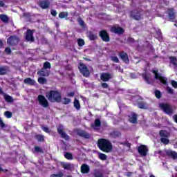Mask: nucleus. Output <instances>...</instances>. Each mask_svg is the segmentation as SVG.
<instances>
[{
	"mask_svg": "<svg viewBox=\"0 0 177 177\" xmlns=\"http://www.w3.org/2000/svg\"><path fill=\"white\" fill-rule=\"evenodd\" d=\"M63 172L59 171L57 174H51L50 177H63Z\"/></svg>",
	"mask_w": 177,
	"mask_h": 177,
	"instance_id": "54",
	"label": "nucleus"
},
{
	"mask_svg": "<svg viewBox=\"0 0 177 177\" xmlns=\"http://www.w3.org/2000/svg\"><path fill=\"white\" fill-rule=\"evenodd\" d=\"M78 68L80 73L82 74L83 77L88 78V77L91 75V72L89 71L88 66H86L85 64L80 62L78 65Z\"/></svg>",
	"mask_w": 177,
	"mask_h": 177,
	"instance_id": "4",
	"label": "nucleus"
},
{
	"mask_svg": "<svg viewBox=\"0 0 177 177\" xmlns=\"http://www.w3.org/2000/svg\"><path fill=\"white\" fill-rule=\"evenodd\" d=\"M101 86L103 88V89H108L109 88V84L104 82L101 83Z\"/></svg>",
	"mask_w": 177,
	"mask_h": 177,
	"instance_id": "56",
	"label": "nucleus"
},
{
	"mask_svg": "<svg viewBox=\"0 0 177 177\" xmlns=\"http://www.w3.org/2000/svg\"><path fill=\"white\" fill-rule=\"evenodd\" d=\"M133 175V172L129 171V172H127V177H131V176H132Z\"/></svg>",
	"mask_w": 177,
	"mask_h": 177,
	"instance_id": "63",
	"label": "nucleus"
},
{
	"mask_svg": "<svg viewBox=\"0 0 177 177\" xmlns=\"http://www.w3.org/2000/svg\"><path fill=\"white\" fill-rule=\"evenodd\" d=\"M159 107L160 110H162V111H163V113L167 115H172V114L174 113L172 106L168 103H160L159 104Z\"/></svg>",
	"mask_w": 177,
	"mask_h": 177,
	"instance_id": "3",
	"label": "nucleus"
},
{
	"mask_svg": "<svg viewBox=\"0 0 177 177\" xmlns=\"http://www.w3.org/2000/svg\"><path fill=\"white\" fill-rule=\"evenodd\" d=\"M35 153H40L41 154H44V149L38 146H35Z\"/></svg>",
	"mask_w": 177,
	"mask_h": 177,
	"instance_id": "44",
	"label": "nucleus"
},
{
	"mask_svg": "<svg viewBox=\"0 0 177 177\" xmlns=\"http://www.w3.org/2000/svg\"><path fill=\"white\" fill-rule=\"evenodd\" d=\"M80 171L82 174H89V171H91V168L89 165L86 164H82L80 167Z\"/></svg>",
	"mask_w": 177,
	"mask_h": 177,
	"instance_id": "18",
	"label": "nucleus"
},
{
	"mask_svg": "<svg viewBox=\"0 0 177 177\" xmlns=\"http://www.w3.org/2000/svg\"><path fill=\"white\" fill-rule=\"evenodd\" d=\"M37 81H38L39 84H41L42 85H44V84H46L48 80H46V78L42 77V76H41L38 78Z\"/></svg>",
	"mask_w": 177,
	"mask_h": 177,
	"instance_id": "42",
	"label": "nucleus"
},
{
	"mask_svg": "<svg viewBox=\"0 0 177 177\" xmlns=\"http://www.w3.org/2000/svg\"><path fill=\"white\" fill-rule=\"evenodd\" d=\"M24 82L26 85H30V86H32V85H35V80L31 79V77L24 79Z\"/></svg>",
	"mask_w": 177,
	"mask_h": 177,
	"instance_id": "23",
	"label": "nucleus"
},
{
	"mask_svg": "<svg viewBox=\"0 0 177 177\" xmlns=\"http://www.w3.org/2000/svg\"><path fill=\"white\" fill-rule=\"evenodd\" d=\"M5 52H6V53H7V55H11V53H12V49H10V47H6V48H5Z\"/></svg>",
	"mask_w": 177,
	"mask_h": 177,
	"instance_id": "57",
	"label": "nucleus"
},
{
	"mask_svg": "<svg viewBox=\"0 0 177 177\" xmlns=\"http://www.w3.org/2000/svg\"><path fill=\"white\" fill-rule=\"evenodd\" d=\"M171 86H173V88H175V89L177 88V82L175 80H171Z\"/></svg>",
	"mask_w": 177,
	"mask_h": 177,
	"instance_id": "58",
	"label": "nucleus"
},
{
	"mask_svg": "<svg viewBox=\"0 0 177 177\" xmlns=\"http://www.w3.org/2000/svg\"><path fill=\"white\" fill-rule=\"evenodd\" d=\"M64 157L65 158H66V160H73V153H70V152H66L64 154Z\"/></svg>",
	"mask_w": 177,
	"mask_h": 177,
	"instance_id": "43",
	"label": "nucleus"
},
{
	"mask_svg": "<svg viewBox=\"0 0 177 177\" xmlns=\"http://www.w3.org/2000/svg\"><path fill=\"white\" fill-rule=\"evenodd\" d=\"M4 99L6 102H8V103H12L13 102V98L12 96L5 94L4 95Z\"/></svg>",
	"mask_w": 177,
	"mask_h": 177,
	"instance_id": "37",
	"label": "nucleus"
},
{
	"mask_svg": "<svg viewBox=\"0 0 177 177\" xmlns=\"http://www.w3.org/2000/svg\"><path fill=\"white\" fill-rule=\"evenodd\" d=\"M113 77H114V75L109 73H102L100 75V80L102 81V82H109V80H113Z\"/></svg>",
	"mask_w": 177,
	"mask_h": 177,
	"instance_id": "13",
	"label": "nucleus"
},
{
	"mask_svg": "<svg viewBox=\"0 0 177 177\" xmlns=\"http://www.w3.org/2000/svg\"><path fill=\"white\" fill-rule=\"evenodd\" d=\"M73 106L76 110H80L81 109V104L80 103V100L78 99H74Z\"/></svg>",
	"mask_w": 177,
	"mask_h": 177,
	"instance_id": "26",
	"label": "nucleus"
},
{
	"mask_svg": "<svg viewBox=\"0 0 177 177\" xmlns=\"http://www.w3.org/2000/svg\"><path fill=\"white\" fill-rule=\"evenodd\" d=\"M0 127L1 129H3V128H6V124L3 122L2 118H0Z\"/></svg>",
	"mask_w": 177,
	"mask_h": 177,
	"instance_id": "53",
	"label": "nucleus"
},
{
	"mask_svg": "<svg viewBox=\"0 0 177 177\" xmlns=\"http://www.w3.org/2000/svg\"><path fill=\"white\" fill-rule=\"evenodd\" d=\"M159 81L161 84L163 85H168V79L167 77L162 76L160 79Z\"/></svg>",
	"mask_w": 177,
	"mask_h": 177,
	"instance_id": "35",
	"label": "nucleus"
},
{
	"mask_svg": "<svg viewBox=\"0 0 177 177\" xmlns=\"http://www.w3.org/2000/svg\"><path fill=\"white\" fill-rule=\"evenodd\" d=\"M120 145H123V146H127L128 149H131V143L129 142H124L120 143Z\"/></svg>",
	"mask_w": 177,
	"mask_h": 177,
	"instance_id": "59",
	"label": "nucleus"
},
{
	"mask_svg": "<svg viewBox=\"0 0 177 177\" xmlns=\"http://www.w3.org/2000/svg\"><path fill=\"white\" fill-rule=\"evenodd\" d=\"M138 151L142 157H146L149 153V149H147V146L141 145L138 147Z\"/></svg>",
	"mask_w": 177,
	"mask_h": 177,
	"instance_id": "9",
	"label": "nucleus"
},
{
	"mask_svg": "<svg viewBox=\"0 0 177 177\" xmlns=\"http://www.w3.org/2000/svg\"><path fill=\"white\" fill-rule=\"evenodd\" d=\"M75 95V92H74V91L68 93L67 95V96L71 97H74Z\"/></svg>",
	"mask_w": 177,
	"mask_h": 177,
	"instance_id": "62",
	"label": "nucleus"
},
{
	"mask_svg": "<svg viewBox=\"0 0 177 177\" xmlns=\"http://www.w3.org/2000/svg\"><path fill=\"white\" fill-rule=\"evenodd\" d=\"M127 41L131 44H133V42H135V39H133V37H128Z\"/></svg>",
	"mask_w": 177,
	"mask_h": 177,
	"instance_id": "61",
	"label": "nucleus"
},
{
	"mask_svg": "<svg viewBox=\"0 0 177 177\" xmlns=\"http://www.w3.org/2000/svg\"><path fill=\"white\" fill-rule=\"evenodd\" d=\"M46 97L50 103H60L62 102V93L59 91L50 90L46 94Z\"/></svg>",
	"mask_w": 177,
	"mask_h": 177,
	"instance_id": "2",
	"label": "nucleus"
},
{
	"mask_svg": "<svg viewBox=\"0 0 177 177\" xmlns=\"http://www.w3.org/2000/svg\"><path fill=\"white\" fill-rule=\"evenodd\" d=\"M37 75H39V77H49V71L44 68H41L37 72Z\"/></svg>",
	"mask_w": 177,
	"mask_h": 177,
	"instance_id": "17",
	"label": "nucleus"
},
{
	"mask_svg": "<svg viewBox=\"0 0 177 177\" xmlns=\"http://www.w3.org/2000/svg\"><path fill=\"white\" fill-rule=\"evenodd\" d=\"M159 135L161 138H169V133H168V131L166 130H160L159 131Z\"/></svg>",
	"mask_w": 177,
	"mask_h": 177,
	"instance_id": "30",
	"label": "nucleus"
},
{
	"mask_svg": "<svg viewBox=\"0 0 177 177\" xmlns=\"http://www.w3.org/2000/svg\"><path fill=\"white\" fill-rule=\"evenodd\" d=\"M98 157L100 160H102V161H106V160H107V155L102 153H99Z\"/></svg>",
	"mask_w": 177,
	"mask_h": 177,
	"instance_id": "39",
	"label": "nucleus"
},
{
	"mask_svg": "<svg viewBox=\"0 0 177 177\" xmlns=\"http://www.w3.org/2000/svg\"><path fill=\"white\" fill-rule=\"evenodd\" d=\"M111 31L114 32V34H118V35H121L125 32V30H124V28L115 26L111 27Z\"/></svg>",
	"mask_w": 177,
	"mask_h": 177,
	"instance_id": "14",
	"label": "nucleus"
},
{
	"mask_svg": "<svg viewBox=\"0 0 177 177\" xmlns=\"http://www.w3.org/2000/svg\"><path fill=\"white\" fill-rule=\"evenodd\" d=\"M57 133L60 135V136L63 139H65V140H68V139H70V137L68 136V135H67V133H66V132H64V131L62 128V126H59V127H57Z\"/></svg>",
	"mask_w": 177,
	"mask_h": 177,
	"instance_id": "15",
	"label": "nucleus"
},
{
	"mask_svg": "<svg viewBox=\"0 0 177 177\" xmlns=\"http://www.w3.org/2000/svg\"><path fill=\"white\" fill-rule=\"evenodd\" d=\"M166 91H167V93H169V95H174V89L171 88V87H169V86H167L166 88Z\"/></svg>",
	"mask_w": 177,
	"mask_h": 177,
	"instance_id": "52",
	"label": "nucleus"
},
{
	"mask_svg": "<svg viewBox=\"0 0 177 177\" xmlns=\"http://www.w3.org/2000/svg\"><path fill=\"white\" fill-rule=\"evenodd\" d=\"M77 45L78 46H80V47L84 46V45H85V41L83 39H78Z\"/></svg>",
	"mask_w": 177,
	"mask_h": 177,
	"instance_id": "46",
	"label": "nucleus"
},
{
	"mask_svg": "<svg viewBox=\"0 0 177 177\" xmlns=\"http://www.w3.org/2000/svg\"><path fill=\"white\" fill-rule=\"evenodd\" d=\"M0 20L3 21V23H9V17L6 15H0Z\"/></svg>",
	"mask_w": 177,
	"mask_h": 177,
	"instance_id": "32",
	"label": "nucleus"
},
{
	"mask_svg": "<svg viewBox=\"0 0 177 177\" xmlns=\"http://www.w3.org/2000/svg\"><path fill=\"white\" fill-rule=\"evenodd\" d=\"M41 129L42 131H44V132H46V133H50V130L49 129V128L46 127H41Z\"/></svg>",
	"mask_w": 177,
	"mask_h": 177,
	"instance_id": "55",
	"label": "nucleus"
},
{
	"mask_svg": "<svg viewBox=\"0 0 177 177\" xmlns=\"http://www.w3.org/2000/svg\"><path fill=\"white\" fill-rule=\"evenodd\" d=\"M129 122L131 124H136L138 122V115L133 113L131 114V116L129 119Z\"/></svg>",
	"mask_w": 177,
	"mask_h": 177,
	"instance_id": "22",
	"label": "nucleus"
},
{
	"mask_svg": "<svg viewBox=\"0 0 177 177\" xmlns=\"http://www.w3.org/2000/svg\"><path fill=\"white\" fill-rule=\"evenodd\" d=\"M138 107L139 109H142V110H146L149 107V105L147 104V103L143 101H140L138 102Z\"/></svg>",
	"mask_w": 177,
	"mask_h": 177,
	"instance_id": "24",
	"label": "nucleus"
},
{
	"mask_svg": "<svg viewBox=\"0 0 177 177\" xmlns=\"http://www.w3.org/2000/svg\"><path fill=\"white\" fill-rule=\"evenodd\" d=\"M156 34H157V35L159 36V37H162V33L161 32V30H158L157 32H156Z\"/></svg>",
	"mask_w": 177,
	"mask_h": 177,
	"instance_id": "64",
	"label": "nucleus"
},
{
	"mask_svg": "<svg viewBox=\"0 0 177 177\" xmlns=\"http://www.w3.org/2000/svg\"><path fill=\"white\" fill-rule=\"evenodd\" d=\"M50 13L54 17H56V16L57 15V12H56V10H51Z\"/></svg>",
	"mask_w": 177,
	"mask_h": 177,
	"instance_id": "60",
	"label": "nucleus"
},
{
	"mask_svg": "<svg viewBox=\"0 0 177 177\" xmlns=\"http://www.w3.org/2000/svg\"><path fill=\"white\" fill-rule=\"evenodd\" d=\"M37 100L39 104L42 106V107H44V109L49 107V102H48V100L43 95H39Z\"/></svg>",
	"mask_w": 177,
	"mask_h": 177,
	"instance_id": "7",
	"label": "nucleus"
},
{
	"mask_svg": "<svg viewBox=\"0 0 177 177\" xmlns=\"http://www.w3.org/2000/svg\"><path fill=\"white\" fill-rule=\"evenodd\" d=\"M167 14L171 21L172 22L175 21V19H176V12L175 11V9L172 8H168L167 11Z\"/></svg>",
	"mask_w": 177,
	"mask_h": 177,
	"instance_id": "11",
	"label": "nucleus"
},
{
	"mask_svg": "<svg viewBox=\"0 0 177 177\" xmlns=\"http://www.w3.org/2000/svg\"><path fill=\"white\" fill-rule=\"evenodd\" d=\"M76 133L77 136H80V138H84V139H91V134L85 130L77 129H76Z\"/></svg>",
	"mask_w": 177,
	"mask_h": 177,
	"instance_id": "8",
	"label": "nucleus"
},
{
	"mask_svg": "<svg viewBox=\"0 0 177 177\" xmlns=\"http://www.w3.org/2000/svg\"><path fill=\"white\" fill-rule=\"evenodd\" d=\"M4 115L6 117V118H12V117H13V113L9 111H7L4 112Z\"/></svg>",
	"mask_w": 177,
	"mask_h": 177,
	"instance_id": "47",
	"label": "nucleus"
},
{
	"mask_svg": "<svg viewBox=\"0 0 177 177\" xmlns=\"http://www.w3.org/2000/svg\"><path fill=\"white\" fill-rule=\"evenodd\" d=\"M51 67L52 66L49 62H45L43 64V68H44V70H50Z\"/></svg>",
	"mask_w": 177,
	"mask_h": 177,
	"instance_id": "36",
	"label": "nucleus"
},
{
	"mask_svg": "<svg viewBox=\"0 0 177 177\" xmlns=\"http://www.w3.org/2000/svg\"><path fill=\"white\" fill-rule=\"evenodd\" d=\"M102 125V122L100 121V119L97 118L94 121V124H91L92 128H99Z\"/></svg>",
	"mask_w": 177,
	"mask_h": 177,
	"instance_id": "25",
	"label": "nucleus"
},
{
	"mask_svg": "<svg viewBox=\"0 0 177 177\" xmlns=\"http://www.w3.org/2000/svg\"><path fill=\"white\" fill-rule=\"evenodd\" d=\"M97 147L104 153H111L113 151L111 141L106 138H100L97 140Z\"/></svg>",
	"mask_w": 177,
	"mask_h": 177,
	"instance_id": "1",
	"label": "nucleus"
},
{
	"mask_svg": "<svg viewBox=\"0 0 177 177\" xmlns=\"http://www.w3.org/2000/svg\"><path fill=\"white\" fill-rule=\"evenodd\" d=\"M25 39L27 42H34V41H35L34 38V30L30 29L27 30Z\"/></svg>",
	"mask_w": 177,
	"mask_h": 177,
	"instance_id": "10",
	"label": "nucleus"
},
{
	"mask_svg": "<svg viewBox=\"0 0 177 177\" xmlns=\"http://www.w3.org/2000/svg\"><path fill=\"white\" fill-rule=\"evenodd\" d=\"M154 95L156 97V99H161L162 94L161 93V91L159 90H155Z\"/></svg>",
	"mask_w": 177,
	"mask_h": 177,
	"instance_id": "41",
	"label": "nucleus"
},
{
	"mask_svg": "<svg viewBox=\"0 0 177 177\" xmlns=\"http://www.w3.org/2000/svg\"><path fill=\"white\" fill-rule=\"evenodd\" d=\"M152 73L154 74L155 80H160L162 77L161 73H158V70H153Z\"/></svg>",
	"mask_w": 177,
	"mask_h": 177,
	"instance_id": "33",
	"label": "nucleus"
},
{
	"mask_svg": "<svg viewBox=\"0 0 177 177\" xmlns=\"http://www.w3.org/2000/svg\"><path fill=\"white\" fill-rule=\"evenodd\" d=\"M168 157H171L173 160H177V153L175 151H167L166 153Z\"/></svg>",
	"mask_w": 177,
	"mask_h": 177,
	"instance_id": "21",
	"label": "nucleus"
},
{
	"mask_svg": "<svg viewBox=\"0 0 177 177\" xmlns=\"http://www.w3.org/2000/svg\"><path fill=\"white\" fill-rule=\"evenodd\" d=\"M160 143H163V145H168L169 143V140L168 138H161Z\"/></svg>",
	"mask_w": 177,
	"mask_h": 177,
	"instance_id": "45",
	"label": "nucleus"
},
{
	"mask_svg": "<svg viewBox=\"0 0 177 177\" xmlns=\"http://www.w3.org/2000/svg\"><path fill=\"white\" fill-rule=\"evenodd\" d=\"M61 167H62L64 169H66V171H70V169L74 167V165L68 162H62Z\"/></svg>",
	"mask_w": 177,
	"mask_h": 177,
	"instance_id": "19",
	"label": "nucleus"
},
{
	"mask_svg": "<svg viewBox=\"0 0 177 177\" xmlns=\"http://www.w3.org/2000/svg\"><path fill=\"white\" fill-rule=\"evenodd\" d=\"M88 38L90 39V41H95V39H97V35H96V34H93V32L90 31L88 33Z\"/></svg>",
	"mask_w": 177,
	"mask_h": 177,
	"instance_id": "29",
	"label": "nucleus"
},
{
	"mask_svg": "<svg viewBox=\"0 0 177 177\" xmlns=\"http://www.w3.org/2000/svg\"><path fill=\"white\" fill-rule=\"evenodd\" d=\"M99 37L103 42H110V35L106 30H102L99 32Z\"/></svg>",
	"mask_w": 177,
	"mask_h": 177,
	"instance_id": "6",
	"label": "nucleus"
},
{
	"mask_svg": "<svg viewBox=\"0 0 177 177\" xmlns=\"http://www.w3.org/2000/svg\"><path fill=\"white\" fill-rule=\"evenodd\" d=\"M111 136L114 139H117V138H120V136H121V133L118 131H113L111 133Z\"/></svg>",
	"mask_w": 177,
	"mask_h": 177,
	"instance_id": "31",
	"label": "nucleus"
},
{
	"mask_svg": "<svg viewBox=\"0 0 177 177\" xmlns=\"http://www.w3.org/2000/svg\"><path fill=\"white\" fill-rule=\"evenodd\" d=\"M62 103L63 104H70V103H71V99L64 97Z\"/></svg>",
	"mask_w": 177,
	"mask_h": 177,
	"instance_id": "51",
	"label": "nucleus"
},
{
	"mask_svg": "<svg viewBox=\"0 0 177 177\" xmlns=\"http://www.w3.org/2000/svg\"><path fill=\"white\" fill-rule=\"evenodd\" d=\"M35 138L37 139V142H45V137L41 134L36 135Z\"/></svg>",
	"mask_w": 177,
	"mask_h": 177,
	"instance_id": "34",
	"label": "nucleus"
},
{
	"mask_svg": "<svg viewBox=\"0 0 177 177\" xmlns=\"http://www.w3.org/2000/svg\"><path fill=\"white\" fill-rule=\"evenodd\" d=\"M130 17L133 19V20H136V21H139L143 19V15L140 12V11L133 10L130 12Z\"/></svg>",
	"mask_w": 177,
	"mask_h": 177,
	"instance_id": "5",
	"label": "nucleus"
},
{
	"mask_svg": "<svg viewBox=\"0 0 177 177\" xmlns=\"http://www.w3.org/2000/svg\"><path fill=\"white\" fill-rule=\"evenodd\" d=\"M111 60L113 62V63H120V59H118V57L117 56H111Z\"/></svg>",
	"mask_w": 177,
	"mask_h": 177,
	"instance_id": "50",
	"label": "nucleus"
},
{
	"mask_svg": "<svg viewBox=\"0 0 177 177\" xmlns=\"http://www.w3.org/2000/svg\"><path fill=\"white\" fill-rule=\"evenodd\" d=\"M19 37L17 36H10L8 39L7 42L10 46H16L19 44Z\"/></svg>",
	"mask_w": 177,
	"mask_h": 177,
	"instance_id": "12",
	"label": "nucleus"
},
{
	"mask_svg": "<svg viewBox=\"0 0 177 177\" xmlns=\"http://www.w3.org/2000/svg\"><path fill=\"white\" fill-rule=\"evenodd\" d=\"M170 62L171 63L174 65V66H177V63H176V57H169Z\"/></svg>",
	"mask_w": 177,
	"mask_h": 177,
	"instance_id": "49",
	"label": "nucleus"
},
{
	"mask_svg": "<svg viewBox=\"0 0 177 177\" xmlns=\"http://www.w3.org/2000/svg\"><path fill=\"white\" fill-rule=\"evenodd\" d=\"M68 16V12H61L59 14V19H66Z\"/></svg>",
	"mask_w": 177,
	"mask_h": 177,
	"instance_id": "40",
	"label": "nucleus"
},
{
	"mask_svg": "<svg viewBox=\"0 0 177 177\" xmlns=\"http://www.w3.org/2000/svg\"><path fill=\"white\" fill-rule=\"evenodd\" d=\"M119 56L121 60L126 63V64H128V63H129V57H128V54L127 53H125L124 51L120 52Z\"/></svg>",
	"mask_w": 177,
	"mask_h": 177,
	"instance_id": "16",
	"label": "nucleus"
},
{
	"mask_svg": "<svg viewBox=\"0 0 177 177\" xmlns=\"http://www.w3.org/2000/svg\"><path fill=\"white\" fill-rule=\"evenodd\" d=\"M9 73V66H0V75H6Z\"/></svg>",
	"mask_w": 177,
	"mask_h": 177,
	"instance_id": "20",
	"label": "nucleus"
},
{
	"mask_svg": "<svg viewBox=\"0 0 177 177\" xmlns=\"http://www.w3.org/2000/svg\"><path fill=\"white\" fill-rule=\"evenodd\" d=\"M142 78H143V80H145V81L147 84H151L150 77L149 76H147V74H146V73L142 74Z\"/></svg>",
	"mask_w": 177,
	"mask_h": 177,
	"instance_id": "38",
	"label": "nucleus"
},
{
	"mask_svg": "<svg viewBox=\"0 0 177 177\" xmlns=\"http://www.w3.org/2000/svg\"><path fill=\"white\" fill-rule=\"evenodd\" d=\"M39 6L41 8V9H48V8H49V2L46 1H42L40 2Z\"/></svg>",
	"mask_w": 177,
	"mask_h": 177,
	"instance_id": "28",
	"label": "nucleus"
},
{
	"mask_svg": "<svg viewBox=\"0 0 177 177\" xmlns=\"http://www.w3.org/2000/svg\"><path fill=\"white\" fill-rule=\"evenodd\" d=\"M93 176L94 177H104V174L103 172L100 171V170L95 169L93 173Z\"/></svg>",
	"mask_w": 177,
	"mask_h": 177,
	"instance_id": "27",
	"label": "nucleus"
},
{
	"mask_svg": "<svg viewBox=\"0 0 177 177\" xmlns=\"http://www.w3.org/2000/svg\"><path fill=\"white\" fill-rule=\"evenodd\" d=\"M77 23L81 26V27H85V22L82 20V18L78 17L77 18Z\"/></svg>",
	"mask_w": 177,
	"mask_h": 177,
	"instance_id": "48",
	"label": "nucleus"
}]
</instances>
